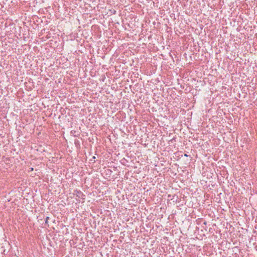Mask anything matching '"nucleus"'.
<instances>
[{"label":"nucleus","mask_w":257,"mask_h":257,"mask_svg":"<svg viewBox=\"0 0 257 257\" xmlns=\"http://www.w3.org/2000/svg\"><path fill=\"white\" fill-rule=\"evenodd\" d=\"M77 196L78 197H80L81 196L83 195V194L80 191H77V193L76 194Z\"/></svg>","instance_id":"1"},{"label":"nucleus","mask_w":257,"mask_h":257,"mask_svg":"<svg viewBox=\"0 0 257 257\" xmlns=\"http://www.w3.org/2000/svg\"><path fill=\"white\" fill-rule=\"evenodd\" d=\"M31 170H33V168H31Z\"/></svg>","instance_id":"3"},{"label":"nucleus","mask_w":257,"mask_h":257,"mask_svg":"<svg viewBox=\"0 0 257 257\" xmlns=\"http://www.w3.org/2000/svg\"><path fill=\"white\" fill-rule=\"evenodd\" d=\"M48 219H49V217H47L46 218V223L47 222V221H48Z\"/></svg>","instance_id":"2"}]
</instances>
